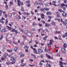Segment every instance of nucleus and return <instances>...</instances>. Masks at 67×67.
Masks as SVG:
<instances>
[{
	"label": "nucleus",
	"mask_w": 67,
	"mask_h": 67,
	"mask_svg": "<svg viewBox=\"0 0 67 67\" xmlns=\"http://www.w3.org/2000/svg\"><path fill=\"white\" fill-rule=\"evenodd\" d=\"M41 11L42 12L44 11V8H41Z\"/></svg>",
	"instance_id": "79ce46f5"
},
{
	"label": "nucleus",
	"mask_w": 67,
	"mask_h": 67,
	"mask_svg": "<svg viewBox=\"0 0 67 67\" xmlns=\"http://www.w3.org/2000/svg\"><path fill=\"white\" fill-rule=\"evenodd\" d=\"M32 25L33 26H35V23H34Z\"/></svg>",
	"instance_id": "774afa93"
},
{
	"label": "nucleus",
	"mask_w": 67,
	"mask_h": 67,
	"mask_svg": "<svg viewBox=\"0 0 67 67\" xmlns=\"http://www.w3.org/2000/svg\"><path fill=\"white\" fill-rule=\"evenodd\" d=\"M64 2L65 3H66L67 2V0H64Z\"/></svg>",
	"instance_id": "09e8293b"
},
{
	"label": "nucleus",
	"mask_w": 67,
	"mask_h": 67,
	"mask_svg": "<svg viewBox=\"0 0 67 67\" xmlns=\"http://www.w3.org/2000/svg\"><path fill=\"white\" fill-rule=\"evenodd\" d=\"M63 10H64L65 11L66 10V7H63Z\"/></svg>",
	"instance_id": "4d7b16f0"
},
{
	"label": "nucleus",
	"mask_w": 67,
	"mask_h": 67,
	"mask_svg": "<svg viewBox=\"0 0 67 67\" xmlns=\"http://www.w3.org/2000/svg\"><path fill=\"white\" fill-rule=\"evenodd\" d=\"M62 15L64 17H66L67 16V14L66 13H63L62 14Z\"/></svg>",
	"instance_id": "39448f33"
},
{
	"label": "nucleus",
	"mask_w": 67,
	"mask_h": 67,
	"mask_svg": "<svg viewBox=\"0 0 67 67\" xmlns=\"http://www.w3.org/2000/svg\"><path fill=\"white\" fill-rule=\"evenodd\" d=\"M47 38V36H46L43 38V39L44 40H46Z\"/></svg>",
	"instance_id": "cd10ccee"
},
{
	"label": "nucleus",
	"mask_w": 67,
	"mask_h": 67,
	"mask_svg": "<svg viewBox=\"0 0 67 67\" xmlns=\"http://www.w3.org/2000/svg\"><path fill=\"white\" fill-rule=\"evenodd\" d=\"M32 41L31 40L29 41V44H31V43H32Z\"/></svg>",
	"instance_id": "338daca9"
},
{
	"label": "nucleus",
	"mask_w": 67,
	"mask_h": 67,
	"mask_svg": "<svg viewBox=\"0 0 67 67\" xmlns=\"http://www.w3.org/2000/svg\"><path fill=\"white\" fill-rule=\"evenodd\" d=\"M53 42H54V41L52 40H51L50 41L49 43V44H48L47 46L48 47L49 46H51V45L52 44H53Z\"/></svg>",
	"instance_id": "f257e3e1"
},
{
	"label": "nucleus",
	"mask_w": 67,
	"mask_h": 67,
	"mask_svg": "<svg viewBox=\"0 0 67 67\" xmlns=\"http://www.w3.org/2000/svg\"><path fill=\"white\" fill-rule=\"evenodd\" d=\"M18 4L19 6H20L21 5H23V3L21 2L20 1V0H17Z\"/></svg>",
	"instance_id": "f03ea898"
},
{
	"label": "nucleus",
	"mask_w": 67,
	"mask_h": 67,
	"mask_svg": "<svg viewBox=\"0 0 67 67\" xmlns=\"http://www.w3.org/2000/svg\"><path fill=\"white\" fill-rule=\"evenodd\" d=\"M5 8H6V9H8V5H6Z\"/></svg>",
	"instance_id": "13d9d810"
},
{
	"label": "nucleus",
	"mask_w": 67,
	"mask_h": 67,
	"mask_svg": "<svg viewBox=\"0 0 67 67\" xmlns=\"http://www.w3.org/2000/svg\"><path fill=\"white\" fill-rule=\"evenodd\" d=\"M28 34H27V35L30 37L31 36L32 34H31V33L30 31H28Z\"/></svg>",
	"instance_id": "423d86ee"
},
{
	"label": "nucleus",
	"mask_w": 67,
	"mask_h": 67,
	"mask_svg": "<svg viewBox=\"0 0 67 67\" xmlns=\"http://www.w3.org/2000/svg\"><path fill=\"white\" fill-rule=\"evenodd\" d=\"M55 20H58L59 22H60V19H55Z\"/></svg>",
	"instance_id": "4c0bfd02"
},
{
	"label": "nucleus",
	"mask_w": 67,
	"mask_h": 67,
	"mask_svg": "<svg viewBox=\"0 0 67 67\" xmlns=\"http://www.w3.org/2000/svg\"><path fill=\"white\" fill-rule=\"evenodd\" d=\"M20 57H24V55L23 54L21 53L20 54Z\"/></svg>",
	"instance_id": "ddd939ff"
},
{
	"label": "nucleus",
	"mask_w": 67,
	"mask_h": 67,
	"mask_svg": "<svg viewBox=\"0 0 67 67\" xmlns=\"http://www.w3.org/2000/svg\"><path fill=\"white\" fill-rule=\"evenodd\" d=\"M56 33H57V34H60V33H61V32L60 31H57L55 32Z\"/></svg>",
	"instance_id": "bb28decb"
},
{
	"label": "nucleus",
	"mask_w": 67,
	"mask_h": 67,
	"mask_svg": "<svg viewBox=\"0 0 67 67\" xmlns=\"http://www.w3.org/2000/svg\"><path fill=\"white\" fill-rule=\"evenodd\" d=\"M34 53L35 54H37V51H36V50L34 51Z\"/></svg>",
	"instance_id": "72a5a7b5"
},
{
	"label": "nucleus",
	"mask_w": 67,
	"mask_h": 67,
	"mask_svg": "<svg viewBox=\"0 0 67 67\" xmlns=\"http://www.w3.org/2000/svg\"><path fill=\"white\" fill-rule=\"evenodd\" d=\"M24 61V59H23L21 60V63H23Z\"/></svg>",
	"instance_id": "a18cd8bd"
},
{
	"label": "nucleus",
	"mask_w": 67,
	"mask_h": 67,
	"mask_svg": "<svg viewBox=\"0 0 67 67\" xmlns=\"http://www.w3.org/2000/svg\"><path fill=\"white\" fill-rule=\"evenodd\" d=\"M3 38V36H1V38H0V41L1 40H2Z\"/></svg>",
	"instance_id": "603ef678"
},
{
	"label": "nucleus",
	"mask_w": 67,
	"mask_h": 67,
	"mask_svg": "<svg viewBox=\"0 0 67 67\" xmlns=\"http://www.w3.org/2000/svg\"><path fill=\"white\" fill-rule=\"evenodd\" d=\"M0 14H2V10H0Z\"/></svg>",
	"instance_id": "de8ad7c7"
},
{
	"label": "nucleus",
	"mask_w": 67,
	"mask_h": 67,
	"mask_svg": "<svg viewBox=\"0 0 67 67\" xmlns=\"http://www.w3.org/2000/svg\"><path fill=\"white\" fill-rule=\"evenodd\" d=\"M45 25L46 26H48V25L47 24V23H46L45 24Z\"/></svg>",
	"instance_id": "6e6d98bb"
},
{
	"label": "nucleus",
	"mask_w": 67,
	"mask_h": 67,
	"mask_svg": "<svg viewBox=\"0 0 67 67\" xmlns=\"http://www.w3.org/2000/svg\"><path fill=\"white\" fill-rule=\"evenodd\" d=\"M30 60L31 61V62H33V61H34V60L32 59H30Z\"/></svg>",
	"instance_id": "0e129e2a"
},
{
	"label": "nucleus",
	"mask_w": 67,
	"mask_h": 67,
	"mask_svg": "<svg viewBox=\"0 0 67 67\" xmlns=\"http://www.w3.org/2000/svg\"><path fill=\"white\" fill-rule=\"evenodd\" d=\"M28 50L27 49H26L25 50V52H26V53H27L28 52Z\"/></svg>",
	"instance_id": "864d4df0"
},
{
	"label": "nucleus",
	"mask_w": 67,
	"mask_h": 67,
	"mask_svg": "<svg viewBox=\"0 0 67 67\" xmlns=\"http://www.w3.org/2000/svg\"><path fill=\"white\" fill-rule=\"evenodd\" d=\"M31 6V5L30 4H28L27 5V7H30Z\"/></svg>",
	"instance_id": "e2e57ef3"
},
{
	"label": "nucleus",
	"mask_w": 67,
	"mask_h": 67,
	"mask_svg": "<svg viewBox=\"0 0 67 67\" xmlns=\"http://www.w3.org/2000/svg\"><path fill=\"white\" fill-rule=\"evenodd\" d=\"M59 39L60 40H62V38H61V36H60V35H59Z\"/></svg>",
	"instance_id": "ea45409f"
},
{
	"label": "nucleus",
	"mask_w": 67,
	"mask_h": 67,
	"mask_svg": "<svg viewBox=\"0 0 67 67\" xmlns=\"http://www.w3.org/2000/svg\"><path fill=\"white\" fill-rule=\"evenodd\" d=\"M46 56L48 58H49V59H51V56L50 55H48V54H46Z\"/></svg>",
	"instance_id": "2eb2a0df"
},
{
	"label": "nucleus",
	"mask_w": 67,
	"mask_h": 67,
	"mask_svg": "<svg viewBox=\"0 0 67 67\" xmlns=\"http://www.w3.org/2000/svg\"><path fill=\"white\" fill-rule=\"evenodd\" d=\"M14 32H15V33H18V30H16L15 29Z\"/></svg>",
	"instance_id": "bf43d9fd"
},
{
	"label": "nucleus",
	"mask_w": 67,
	"mask_h": 67,
	"mask_svg": "<svg viewBox=\"0 0 67 67\" xmlns=\"http://www.w3.org/2000/svg\"><path fill=\"white\" fill-rule=\"evenodd\" d=\"M52 17L51 16H48V18H49V19H52Z\"/></svg>",
	"instance_id": "8fccbe9b"
},
{
	"label": "nucleus",
	"mask_w": 67,
	"mask_h": 67,
	"mask_svg": "<svg viewBox=\"0 0 67 67\" xmlns=\"http://www.w3.org/2000/svg\"><path fill=\"white\" fill-rule=\"evenodd\" d=\"M31 13L32 14H34V12L32 11H31Z\"/></svg>",
	"instance_id": "5fc2aeb1"
},
{
	"label": "nucleus",
	"mask_w": 67,
	"mask_h": 67,
	"mask_svg": "<svg viewBox=\"0 0 67 67\" xmlns=\"http://www.w3.org/2000/svg\"><path fill=\"white\" fill-rule=\"evenodd\" d=\"M41 16L42 19H43L44 18V14H41Z\"/></svg>",
	"instance_id": "9d476101"
},
{
	"label": "nucleus",
	"mask_w": 67,
	"mask_h": 67,
	"mask_svg": "<svg viewBox=\"0 0 67 67\" xmlns=\"http://www.w3.org/2000/svg\"><path fill=\"white\" fill-rule=\"evenodd\" d=\"M39 65L40 66H42V63L41 62H40L39 63Z\"/></svg>",
	"instance_id": "052dcab7"
},
{
	"label": "nucleus",
	"mask_w": 67,
	"mask_h": 67,
	"mask_svg": "<svg viewBox=\"0 0 67 67\" xmlns=\"http://www.w3.org/2000/svg\"><path fill=\"white\" fill-rule=\"evenodd\" d=\"M61 6L62 7H63L64 6H65V4L64 3H62L61 4Z\"/></svg>",
	"instance_id": "2f4dec72"
},
{
	"label": "nucleus",
	"mask_w": 67,
	"mask_h": 67,
	"mask_svg": "<svg viewBox=\"0 0 67 67\" xmlns=\"http://www.w3.org/2000/svg\"><path fill=\"white\" fill-rule=\"evenodd\" d=\"M10 4H13V2H10Z\"/></svg>",
	"instance_id": "680f3d73"
},
{
	"label": "nucleus",
	"mask_w": 67,
	"mask_h": 67,
	"mask_svg": "<svg viewBox=\"0 0 67 67\" xmlns=\"http://www.w3.org/2000/svg\"><path fill=\"white\" fill-rule=\"evenodd\" d=\"M24 48H26L27 49L29 48V46L27 45L25 46H24Z\"/></svg>",
	"instance_id": "c756f323"
},
{
	"label": "nucleus",
	"mask_w": 67,
	"mask_h": 67,
	"mask_svg": "<svg viewBox=\"0 0 67 67\" xmlns=\"http://www.w3.org/2000/svg\"><path fill=\"white\" fill-rule=\"evenodd\" d=\"M35 4L36 5H37L38 4V2H35Z\"/></svg>",
	"instance_id": "3c124183"
},
{
	"label": "nucleus",
	"mask_w": 67,
	"mask_h": 67,
	"mask_svg": "<svg viewBox=\"0 0 67 67\" xmlns=\"http://www.w3.org/2000/svg\"><path fill=\"white\" fill-rule=\"evenodd\" d=\"M59 11L60 12H63V10H62L60 9H59Z\"/></svg>",
	"instance_id": "c03bdc74"
},
{
	"label": "nucleus",
	"mask_w": 67,
	"mask_h": 67,
	"mask_svg": "<svg viewBox=\"0 0 67 67\" xmlns=\"http://www.w3.org/2000/svg\"><path fill=\"white\" fill-rule=\"evenodd\" d=\"M46 14L47 15H51L52 14V13L50 12H48L46 13Z\"/></svg>",
	"instance_id": "9b49d317"
},
{
	"label": "nucleus",
	"mask_w": 67,
	"mask_h": 67,
	"mask_svg": "<svg viewBox=\"0 0 67 67\" xmlns=\"http://www.w3.org/2000/svg\"><path fill=\"white\" fill-rule=\"evenodd\" d=\"M61 51L63 52V53H65L66 52V50H65V49L63 47H62Z\"/></svg>",
	"instance_id": "7ed1b4c3"
},
{
	"label": "nucleus",
	"mask_w": 67,
	"mask_h": 67,
	"mask_svg": "<svg viewBox=\"0 0 67 67\" xmlns=\"http://www.w3.org/2000/svg\"><path fill=\"white\" fill-rule=\"evenodd\" d=\"M7 27H8V30H11V29H12V27H10L9 26H7Z\"/></svg>",
	"instance_id": "aec40b11"
},
{
	"label": "nucleus",
	"mask_w": 67,
	"mask_h": 67,
	"mask_svg": "<svg viewBox=\"0 0 67 67\" xmlns=\"http://www.w3.org/2000/svg\"><path fill=\"white\" fill-rule=\"evenodd\" d=\"M31 56H33L35 58V59L36 58V56L35 55H33V54H31Z\"/></svg>",
	"instance_id": "a19ab883"
},
{
	"label": "nucleus",
	"mask_w": 67,
	"mask_h": 67,
	"mask_svg": "<svg viewBox=\"0 0 67 67\" xmlns=\"http://www.w3.org/2000/svg\"><path fill=\"white\" fill-rule=\"evenodd\" d=\"M8 56V54L6 53L4 54V56L5 57V58H6V57Z\"/></svg>",
	"instance_id": "f3484780"
},
{
	"label": "nucleus",
	"mask_w": 67,
	"mask_h": 67,
	"mask_svg": "<svg viewBox=\"0 0 67 67\" xmlns=\"http://www.w3.org/2000/svg\"><path fill=\"white\" fill-rule=\"evenodd\" d=\"M7 51L8 52H12V50L8 49Z\"/></svg>",
	"instance_id": "c9c22d12"
},
{
	"label": "nucleus",
	"mask_w": 67,
	"mask_h": 67,
	"mask_svg": "<svg viewBox=\"0 0 67 67\" xmlns=\"http://www.w3.org/2000/svg\"><path fill=\"white\" fill-rule=\"evenodd\" d=\"M67 45L65 43H64L63 47L64 48H66V47H67Z\"/></svg>",
	"instance_id": "4be33fe9"
},
{
	"label": "nucleus",
	"mask_w": 67,
	"mask_h": 67,
	"mask_svg": "<svg viewBox=\"0 0 67 67\" xmlns=\"http://www.w3.org/2000/svg\"><path fill=\"white\" fill-rule=\"evenodd\" d=\"M43 51V50L42 49H39L38 50V51L39 53H42Z\"/></svg>",
	"instance_id": "6e6552de"
},
{
	"label": "nucleus",
	"mask_w": 67,
	"mask_h": 67,
	"mask_svg": "<svg viewBox=\"0 0 67 67\" xmlns=\"http://www.w3.org/2000/svg\"><path fill=\"white\" fill-rule=\"evenodd\" d=\"M3 20H4V18H2V19H1L0 20V22L1 23H2V24H3L4 23V22Z\"/></svg>",
	"instance_id": "20e7f679"
},
{
	"label": "nucleus",
	"mask_w": 67,
	"mask_h": 67,
	"mask_svg": "<svg viewBox=\"0 0 67 67\" xmlns=\"http://www.w3.org/2000/svg\"><path fill=\"white\" fill-rule=\"evenodd\" d=\"M61 22H63V23L65 24V25H67V23H65V22H63V19H62V18H61Z\"/></svg>",
	"instance_id": "1a4fd4ad"
},
{
	"label": "nucleus",
	"mask_w": 67,
	"mask_h": 67,
	"mask_svg": "<svg viewBox=\"0 0 67 67\" xmlns=\"http://www.w3.org/2000/svg\"><path fill=\"white\" fill-rule=\"evenodd\" d=\"M5 21L6 22L5 23V24L6 25H7V24H8V19H7Z\"/></svg>",
	"instance_id": "412c9836"
},
{
	"label": "nucleus",
	"mask_w": 67,
	"mask_h": 67,
	"mask_svg": "<svg viewBox=\"0 0 67 67\" xmlns=\"http://www.w3.org/2000/svg\"><path fill=\"white\" fill-rule=\"evenodd\" d=\"M8 16L9 18H12V14L9 13L8 14Z\"/></svg>",
	"instance_id": "4468645a"
},
{
	"label": "nucleus",
	"mask_w": 67,
	"mask_h": 67,
	"mask_svg": "<svg viewBox=\"0 0 67 67\" xmlns=\"http://www.w3.org/2000/svg\"><path fill=\"white\" fill-rule=\"evenodd\" d=\"M16 59V58L13 57H11V60L12 61H14Z\"/></svg>",
	"instance_id": "f8f14e48"
},
{
	"label": "nucleus",
	"mask_w": 67,
	"mask_h": 67,
	"mask_svg": "<svg viewBox=\"0 0 67 67\" xmlns=\"http://www.w3.org/2000/svg\"><path fill=\"white\" fill-rule=\"evenodd\" d=\"M26 3H28V4L29 3L30 1H26Z\"/></svg>",
	"instance_id": "37998d69"
},
{
	"label": "nucleus",
	"mask_w": 67,
	"mask_h": 67,
	"mask_svg": "<svg viewBox=\"0 0 67 67\" xmlns=\"http://www.w3.org/2000/svg\"><path fill=\"white\" fill-rule=\"evenodd\" d=\"M51 24L52 25H55V23L54 22H52L51 23Z\"/></svg>",
	"instance_id": "a878e982"
},
{
	"label": "nucleus",
	"mask_w": 67,
	"mask_h": 67,
	"mask_svg": "<svg viewBox=\"0 0 67 67\" xmlns=\"http://www.w3.org/2000/svg\"><path fill=\"white\" fill-rule=\"evenodd\" d=\"M48 51H49V49H47V50H46V47L44 51L45 52H47Z\"/></svg>",
	"instance_id": "473e14b6"
},
{
	"label": "nucleus",
	"mask_w": 67,
	"mask_h": 67,
	"mask_svg": "<svg viewBox=\"0 0 67 67\" xmlns=\"http://www.w3.org/2000/svg\"><path fill=\"white\" fill-rule=\"evenodd\" d=\"M6 64H7V65H10V63L9 61H7L6 62Z\"/></svg>",
	"instance_id": "c85d7f7f"
},
{
	"label": "nucleus",
	"mask_w": 67,
	"mask_h": 67,
	"mask_svg": "<svg viewBox=\"0 0 67 67\" xmlns=\"http://www.w3.org/2000/svg\"><path fill=\"white\" fill-rule=\"evenodd\" d=\"M28 32H29V31H27V30H26L25 31V34H26V35H27V34H28V33H29Z\"/></svg>",
	"instance_id": "b1692460"
},
{
	"label": "nucleus",
	"mask_w": 67,
	"mask_h": 67,
	"mask_svg": "<svg viewBox=\"0 0 67 67\" xmlns=\"http://www.w3.org/2000/svg\"><path fill=\"white\" fill-rule=\"evenodd\" d=\"M15 29L13 28L12 29V30L10 31V32H15Z\"/></svg>",
	"instance_id": "6ab92c4d"
},
{
	"label": "nucleus",
	"mask_w": 67,
	"mask_h": 67,
	"mask_svg": "<svg viewBox=\"0 0 67 67\" xmlns=\"http://www.w3.org/2000/svg\"><path fill=\"white\" fill-rule=\"evenodd\" d=\"M21 10L22 11H24V9H23V7H21Z\"/></svg>",
	"instance_id": "58836bf2"
},
{
	"label": "nucleus",
	"mask_w": 67,
	"mask_h": 67,
	"mask_svg": "<svg viewBox=\"0 0 67 67\" xmlns=\"http://www.w3.org/2000/svg\"><path fill=\"white\" fill-rule=\"evenodd\" d=\"M2 32H7V31L6 29L4 28L2 29Z\"/></svg>",
	"instance_id": "0eeeda50"
},
{
	"label": "nucleus",
	"mask_w": 67,
	"mask_h": 67,
	"mask_svg": "<svg viewBox=\"0 0 67 67\" xmlns=\"http://www.w3.org/2000/svg\"><path fill=\"white\" fill-rule=\"evenodd\" d=\"M5 58H5V57H3V58H1V60H4V59H5Z\"/></svg>",
	"instance_id": "7c9ffc66"
},
{
	"label": "nucleus",
	"mask_w": 67,
	"mask_h": 67,
	"mask_svg": "<svg viewBox=\"0 0 67 67\" xmlns=\"http://www.w3.org/2000/svg\"><path fill=\"white\" fill-rule=\"evenodd\" d=\"M14 50L15 51H18V47H15L14 49Z\"/></svg>",
	"instance_id": "a211bd4d"
},
{
	"label": "nucleus",
	"mask_w": 67,
	"mask_h": 67,
	"mask_svg": "<svg viewBox=\"0 0 67 67\" xmlns=\"http://www.w3.org/2000/svg\"><path fill=\"white\" fill-rule=\"evenodd\" d=\"M13 43L14 44H15L16 45H18V43L17 42H15L14 41H13Z\"/></svg>",
	"instance_id": "5701e85b"
},
{
	"label": "nucleus",
	"mask_w": 67,
	"mask_h": 67,
	"mask_svg": "<svg viewBox=\"0 0 67 67\" xmlns=\"http://www.w3.org/2000/svg\"><path fill=\"white\" fill-rule=\"evenodd\" d=\"M44 32H45L44 30H43L42 32H41V35H42V36H44V35H45V34H43L44 33Z\"/></svg>",
	"instance_id": "dca6fc26"
},
{
	"label": "nucleus",
	"mask_w": 67,
	"mask_h": 67,
	"mask_svg": "<svg viewBox=\"0 0 67 67\" xmlns=\"http://www.w3.org/2000/svg\"><path fill=\"white\" fill-rule=\"evenodd\" d=\"M23 38L24 40H25V39L26 38V37H25V36H23Z\"/></svg>",
	"instance_id": "49530a36"
},
{
	"label": "nucleus",
	"mask_w": 67,
	"mask_h": 67,
	"mask_svg": "<svg viewBox=\"0 0 67 67\" xmlns=\"http://www.w3.org/2000/svg\"><path fill=\"white\" fill-rule=\"evenodd\" d=\"M24 45V42H23L21 43L20 44V46H23V45Z\"/></svg>",
	"instance_id": "393cba45"
},
{
	"label": "nucleus",
	"mask_w": 67,
	"mask_h": 67,
	"mask_svg": "<svg viewBox=\"0 0 67 67\" xmlns=\"http://www.w3.org/2000/svg\"><path fill=\"white\" fill-rule=\"evenodd\" d=\"M44 10H45L46 11H48V10H49V9L46 8H44Z\"/></svg>",
	"instance_id": "e433bc0d"
},
{
	"label": "nucleus",
	"mask_w": 67,
	"mask_h": 67,
	"mask_svg": "<svg viewBox=\"0 0 67 67\" xmlns=\"http://www.w3.org/2000/svg\"><path fill=\"white\" fill-rule=\"evenodd\" d=\"M55 3H56V1H53L52 4H55Z\"/></svg>",
	"instance_id": "f704fd0d"
},
{
	"label": "nucleus",
	"mask_w": 67,
	"mask_h": 67,
	"mask_svg": "<svg viewBox=\"0 0 67 67\" xmlns=\"http://www.w3.org/2000/svg\"><path fill=\"white\" fill-rule=\"evenodd\" d=\"M13 15H15V14H16V13L15 12H14V13H13Z\"/></svg>",
	"instance_id": "69168bd1"
}]
</instances>
